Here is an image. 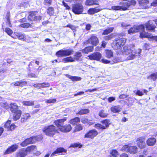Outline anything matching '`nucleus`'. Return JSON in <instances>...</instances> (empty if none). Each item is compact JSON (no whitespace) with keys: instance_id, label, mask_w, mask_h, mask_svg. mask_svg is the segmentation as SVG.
I'll return each mask as SVG.
<instances>
[{"instance_id":"nucleus-27","label":"nucleus","mask_w":157,"mask_h":157,"mask_svg":"<svg viewBox=\"0 0 157 157\" xmlns=\"http://www.w3.org/2000/svg\"><path fill=\"white\" fill-rule=\"evenodd\" d=\"M137 151V148L136 146H132L129 147L128 152L130 153L135 154Z\"/></svg>"},{"instance_id":"nucleus-20","label":"nucleus","mask_w":157,"mask_h":157,"mask_svg":"<svg viewBox=\"0 0 157 157\" xmlns=\"http://www.w3.org/2000/svg\"><path fill=\"white\" fill-rule=\"evenodd\" d=\"M10 110L12 112H14L17 111L18 109V106L16 103H12L10 105Z\"/></svg>"},{"instance_id":"nucleus-24","label":"nucleus","mask_w":157,"mask_h":157,"mask_svg":"<svg viewBox=\"0 0 157 157\" xmlns=\"http://www.w3.org/2000/svg\"><path fill=\"white\" fill-rule=\"evenodd\" d=\"M36 15H37V13L36 12H31L28 17V19L30 21H33L35 20V17Z\"/></svg>"},{"instance_id":"nucleus-42","label":"nucleus","mask_w":157,"mask_h":157,"mask_svg":"<svg viewBox=\"0 0 157 157\" xmlns=\"http://www.w3.org/2000/svg\"><path fill=\"white\" fill-rule=\"evenodd\" d=\"M22 104L25 106H31L34 105V102L32 101H24Z\"/></svg>"},{"instance_id":"nucleus-34","label":"nucleus","mask_w":157,"mask_h":157,"mask_svg":"<svg viewBox=\"0 0 157 157\" xmlns=\"http://www.w3.org/2000/svg\"><path fill=\"white\" fill-rule=\"evenodd\" d=\"M113 27H108L105 30H104V32L102 33V34H108L112 32L113 31Z\"/></svg>"},{"instance_id":"nucleus-19","label":"nucleus","mask_w":157,"mask_h":157,"mask_svg":"<svg viewBox=\"0 0 157 157\" xmlns=\"http://www.w3.org/2000/svg\"><path fill=\"white\" fill-rule=\"evenodd\" d=\"M72 128L70 124H68L67 125H63V127H61L60 128V130L62 132H69L71 129Z\"/></svg>"},{"instance_id":"nucleus-49","label":"nucleus","mask_w":157,"mask_h":157,"mask_svg":"<svg viewBox=\"0 0 157 157\" xmlns=\"http://www.w3.org/2000/svg\"><path fill=\"white\" fill-rule=\"evenodd\" d=\"M143 48L145 50H149L151 48V46L149 43H146L144 44Z\"/></svg>"},{"instance_id":"nucleus-54","label":"nucleus","mask_w":157,"mask_h":157,"mask_svg":"<svg viewBox=\"0 0 157 157\" xmlns=\"http://www.w3.org/2000/svg\"><path fill=\"white\" fill-rule=\"evenodd\" d=\"M30 25L29 23H25L21 25L20 26L21 27L24 28H28L29 26Z\"/></svg>"},{"instance_id":"nucleus-51","label":"nucleus","mask_w":157,"mask_h":157,"mask_svg":"<svg viewBox=\"0 0 157 157\" xmlns=\"http://www.w3.org/2000/svg\"><path fill=\"white\" fill-rule=\"evenodd\" d=\"M41 88L48 87L50 86L49 83L47 82H44L41 83Z\"/></svg>"},{"instance_id":"nucleus-55","label":"nucleus","mask_w":157,"mask_h":157,"mask_svg":"<svg viewBox=\"0 0 157 157\" xmlns=\"http://www.w3.org/2000/svg\"><path fill=\"white\" fill-rule=\"evenodd\" d=\"M112 9L114 10H119L122 9V8L121 6H112Z\"/></svg>"},{"instance_id":"nucleus-5","label":"nucleus","mask_w":157,"mask_h":157,"mask_svg":"<svg viewBox=\"0 0 157 157\" xmlns=\"http://www.w3.org/2000/svg\"><path fill=\"white\" fill-rule=\"evenodd\" d=\"M144 25H141L139 26H134L131 28L128 31V34H131L138 32L140 31H143L144 30Z\"/></svg>"},{"instance_id":"nucleus-46","label":"nucleus","mask_w":157,"mask_h":157,"mask_svg":"<svg viewBox=\"0 0 157 157\" xmlns=\"http://www.w3.org/2000/svg\"><path fill=\"white\" fill-rule=\"evenodd\" d=\"M95 127L98 129H105V127L103 125L98 123L95 125Z\"/></svg>"},{"instance_id":"nucleus-30","label":"nucleus","mask_w":157,"mask_h":157,"mask_svg":"<svg viewBox=\"0 0 157 157\" xmlns=\"http://www.w3.org/2000/svg\"><path fill=\"white\" fill-rule=\"evenodd\" d=\"M121 4L122 6L121 7L122 8V10H127L128 8L130 6V3H129V2L124 3L121 2Z\"/></svg>"},{"instance_id":"nucleus-8","label":"nucleus","mask_w":157,"mask_h":157,"mask_svg":"<svg viewBox=\"0 0 157 157\" xmlns=\"http://www.w3.org/2000/svg\"><path fill=\"white\" fill-rule=\"evenodd\" d=\"M145 140V138L144 137H140L137 139V145L140 148L142 149L145 147L146 146Z\"/></svg>"},{"instance_id":"nucleus-41","label":"nucleus","mask_w":157,"mask_h":157,"mask_svg":"<svg viewBox=\"0 0 157 157\" xmlns=\"http://www.w3.org/2000/svg\"><path fill=\"white\" fill-rule=\"evenodd\" d=\"M89 112V110L88 109H81L77 114L83 115L87 114Z\"/></svg>"},{"instance_id":"nucleus-37","label":"nucleus","mask_w":157,"mask_h":157,"mask_svg":"<svg viewBox=\"0 0 157 157\" xmlns=\"http://www.w3.org/2000/svg\"><path fill=\"white\" fill-rule=\"evenodd\" d=\"M56 55L58 57L65 56L64 50H61L58 51L56 52Z\"/></svg>"},{"instance_id":"nucleus-7","label":"nucleus","mask_w":157,"mask_h":157,"mask_svg":"<svg viewBox=\"0 0 157 157\" xmlns=\"http://www.w3.org/2000/svg\"><path fill=\"white\" fill-rule=\"evenodd\" d=\"M87 57L91 60H95L97 61L100 60L101 55L99 52H95L87 56Z\"/></svg>"},{"instance_id":"nucleus-48","label":"nucleus","mask_w":157,"mask_h":157,"mask_svg":"<svg viewBox=\"0 0 157 157\" xmlns=\"http://www.w3.org/2000/svg\"><path fill=\"white\" fill-rule=\"evenodd\" d=\"M106 57L110 58L113 56V52L111 50H107L106 52Z\"/></svg>"},{"instance_id":"nucleus-39","label":"nucleus","mask_w":157,"mask_h":157,"mask_svg":"<svg viewBox=\"0 0 157 157\" xmlns=\"http://www.w3.org/2000/svg\"><path fill=\"white\" fill-rule=\"evenodd\" d=\"M79 119L78 117H76L74 118L71 119L70 121L69 122L71 124H72L73 125H75L77 123L79 122Z\"/></svg>"},{"instance_id":"nucleus-9","label":"nucleus","mask_w":157,"mask_h":157,"mask_svg":"<svg viewBox=\"0 0 157 157\" xmlns=\"http://www.w3.org/2000/svg\"><path fill=\"white\" fill-rule=\"evenodd\" d=\"M88 43L91 44L94 46H96L99 43L97 37L94 34L92 35L87 40Z\"/></svg>"},{"instance_id":"nucleus-14","label":"nucleus","mask_w":157,"mask_h":157,"mask_svg":"<svg viewBox=\"0 0 157 157\" xmlns=\"http://www.w3.org/2000/svg\"><path fill=\"white\" fill-rule=\"evenodd\" d=\"M18 145L17 144H14L11 146L10 147L8 148L4 153L5 154H9L11 152L15 151L18 148Z\"/></svg>"},{"instance_id":"nucleus-35","label":"nucleus","mask_w":157,"mask_h":157,"mask_svg":"<svg viewBox=\"0 0 157 157\" xmlns=\"http://www.w3.org/2000/svg\"><path fill=\"white\" fill-rule=\"evenodd\" d=\"M30 117V116L29 113H27L24 114L22 117L21 121L22 122H25Z\"/></svg>"},{"instance_id":"nucleus-47","label":"nucleus","mask_w":157,"mask_h":157,"mask_svg":"<svg viewBox=\"0 0 157 157\" xmlns=\"http://www.w3.org/2000/svg\"><path fill=\"white\" fill-rule=\"evenodd\" d=\"M10 14L9 13H7L6 16V24L10 26H11V24L10 23Z\"/></svg>"},{"instance_id":"nucleus-50","label":"nucleus","mask_w":157,"mask_h":157,"mask_svg":"<svg viewBox=\"0 0 157 157\" xmlns=\"http://www.w3.org/2000/svg\"><path fill=\"white\" fill-rule=\"evenodd\" d=\"M82 129V127L81 125L79 124L77 125L75 127V129L74 130V132H78L80 131Z\"/></svg>"},{"instance_id":"nucleus-38","label":"nucleus","mask_w":157,"mask_h":157,"mask_svg":"<svg viewBox=\"0 0 157 157\" xmlns=\"http://www.w3.org/2000/svg\"><path fill=\"white\" fill-rule=\"evenodd\" d=\"M65 56H70L72 55L74 51L72 49H68L64 50Z\"/></svg>"},{"instance_id":"nucleus-53","label":"nucleus","mask_w":157,"mask_h":157,"mask_svg":"<svg viewBox=\"0 0 157 157\" xmlns=\"http://www.w3.org/2000/svg\"><path fill=\"white\" fill-rule=\"evenodd\" d=\"M71 146L73 147H79V148H80L82 147V145H81L79 143H75L71 144Z\"/></svg>"},{"instance_id":"nucleus-40","label":"nucleus","mask_w":157,"mask_h":157,"mask_svg":"<svg viewBox=\"0 0 157 157\" xmlns=\"http://www.w3.org/2000/svg\"><path fill=\"white\" fill-rule=\"evenodd\" d=\"M108 114L105 113V111L103 110H101L98 113L99 116L101 117H106L108 116Z\"/></svg>"},{"instance_id":"nucleus-43","label":"nucleus","mask_w":157,"mask_h":157,"mask_svg":"<svg viewBox=\"0 0 157 157\" xmlns=\"http://www.w3.org/2000/svg\"><path fill=\"white\" fill-rule=\"evenodd\" d=\"M82 56V55L81 52H76L74 55V58H75V60L77 61Z\"/></svg>"},{"instance_id":"nucleus-3","label":"nucleus","mask_w":157,"mask_h":157,"mask_svg":"<svg viewBox=\"0 0 157 157\" xmlns=\"http://www.w3.org/2000/svg\"><path fill=\"white\" fill-rule=\"evenodd\" d=\"M44 133L47 136H53L57 132V129L53 125L46 126L43 129Z\"/></svg>"},{"instance_id":"nucleus-36","label":"nucleus","mask_w":157,"mask_h":157,"mask_svg":"<svg viewBox=\"0 0 157 157\" xmlns=\"http://www.w3.org/2000/svg\"><path fill=\"white\" fill-rule=\"evenodd\" d=\"M110 121L108 119H105L101 121V123L105 125L104 127H105V129L109 127L110 124Z\"/></svg>"},{"instance_id":"nucleus-32","label":"nucleus","mask_w":157,"mask_h":157,"mask_svg":"<svg viewBox=\"0 0 157 157\" xmlns=\"http://www.w3.org/2000/svg\"><path fill=\"white\" fill-rule=\"evenodd\" d=\"M151 34L150 33L148 32L144 31L140 33V37L141 38L143 37L147 38L148 39V38L150 37Z\"/></svg>"},{"instance_id":"nucleus-16","label":"nucleus","mask_w":157,"mask_h":157,"mask_svg":"<svg viewBox=\"0 0 157 157\" xmlns=\"http://www.w3.org/2000/svg\"><path fill=\"white\" fill-rule=\"evenodd\" d=\"M27 82L26 81H24L23 80L17 81L14 83L11 84V85L14 84L13 85L15 86L22 87L25 86L27 84Z\"/></svg>"},{"instance_id":"nucleus-57","label":"nucleus","mask_w":157,"mask_h":157,"mask_svg":"<svg viewBox=\"0 0 157 157\" xmlns=\"http://www.w3.org/2000/svg\"><path fill=\"white\" fill-rule=\"evenodd\" d=\"M81 121L83 123L85 124H87V123L88 122L89 120L87 119L84 117L82 119Z\"/></svg>"},{"instance_id":"nucleus-25","label":"nucleus","mask_w":157,"mask_h":157,"mask_svg":"<svg viewBox=\"0 0 157 157\" xmlns=\"http://www.w3.org/2000/svg\"><path fill=\"white\" fill-rule=\"evenodd\" d=\"M26 155L25 151L23 150H21L17 152L16 157H25Z\"/></svg>"},{"instance_id":"nucleus-63","label":"nucleus","mask_w":157,"mask_h":157,"mask_svg":"<svg viewBox=\"0 0 157 157\" xmlns=\"http://www.w3.org/2000/svg\"><path fill=\"white\" fill-rule=\"evenodd\" d=\"M136 94L137 95L140 96H142L144 94L142 91H141L139 90H137L136 92Z\"/></svg>"},{"instance_id":"nucleus-62","label":"nucleus","mask_w":157,"mask_h":157,"mask_svg":"<svg viewBox=\"0 0 157 157\" xmlns=\"http://www.w3.org/2000/svg\"><path fill=\"white\" fill-rule=\"evenodd\" d=\"M51 0H44V3L46 5H50L51 4Z\"/></svg>"},{"instance_id":"nucleus-29","label":"nucleus","mask_w":157,"mask_h":157,"mask_svg":"<svg viewBox=\"0 0 157 157\" xmlns=\"http://www.w3.org/2000/svg\"><path fill=\"white\" fill-rule=\"evenodd\" d=\"M67 77L73 81H80L82 79V78L78 76H72L68 75H67Z\"/></svg>"},{"instance_id":"nucleus-31","label":"nucleus","mask_w":157,"mask_h":157,"mask_svg":"<svg viewBox=\"0 0 157 157\" xmlns=\"http://www.w3.org/2000/svg\"><path fill=\"white\" fill-rule=\"evenodd\" d=\"M63 63H67L68 62H73L75 61V58L71 56H69L63 58Z\"/></svg>"},{"instance_id":"nucleus-17","label":"nucleus","mask_w":157,"mask_h":157,"mask_svg":"<svg viewBox=\"0 0 157 157\" xmlns=\"http://www.w3.org/2000/svg\"><path fill=\"white\" fill-rule=\"evenodd\" d=\"M14 114L13 115V119L14 121L18 120L21 117V110H17V111L13 112Z\"/></svg>"},{"instance_id":"nucleus-18","label":"nucleus","mask_w":157,"mask_h":157,"mask_svg":"<svg viewBox=\"0 0 157 157\" xmlns=\"http://www.w3.org/2000/svg\"><path fill=\"white\" fill-rule=\"evenodd\" d=\"M99 0H86L85 2L86 6H92L98 4Z\"/></svg>"},{"instance_id":"nucleus-61","label":"nucleus","mask_w":157,"mask_h":157,"mask_svg":"<svg viewBox=\"0 0 157 157\" xmlns=\"http://www.w3.org/2000/svg\"><path fill=\"white\" fill-rule=\"evenodd\" d=\"M33 86L37 89H40L41 88V83L34 84L33 85Z\"/></svg>"},{"instance_id":"nucleus-64","label":"nucleus","mask_w":157,"mask_h":157,"mask_svg":"<svg viewBox=\"0 0 157 157\" xmlns=\"http://www.w3.org/2000/svg\"><path fill=\"white\" fill-rule=\"evenodd\" d=\"M62 4L67 9L69 10L70 9V7L64 1L62 2Z\"/></svg>"},{"instance_id":"nucleus-28","label":"nucleus","mask_w":157,"mask_h":157,"mask_svg":"<svg viewBox=\"0 0 157 157\" xmlns=\"http://www.w3.org/2000/svg\"><path fill=\"white\" fill-rule=\"evenodd\" d=\"M94 49V47L93 46H89L86 47L84 49H82V51L85 53H88L89 52H92Z\"/></svg>"},{"instance_id":"nucleus-15","label":"nucleus","mask_w":157,"mask_h":157,"mask_svg":"<svg viewBox=\"0 0 157 157\" xmlns=\"http://www.w3.org/2000/svg\"><path fill=\"white\" fill-rule=\"evenodd\" d=\"M121 109V107L119 105H113L110 108L111 112L115 113L120 112Z\"/></svg>"},{"instance_id":"nucleus-26","label":"nucleus","mask_w":157,"mask_h":157,"mask_svg":"<svg viewBox=\"0 0 157 157\" xmlns=\"http://www.w3.org/2000/svg\"><path fill=\"white\" fill-rule=\"evenodd\" d=\"M15 34L16 36L15 37H13L12 36L11 37L14 38H16L17 37L19 40H24L25 36L24 34L20 33H15Z\"/></svg>"},{"instance_id":"nucleus-60","label":"nucleus","mask_w":157,"mask_h":157,"mask_svg":"<svg viewBox=\"0 0 157 157\" xmlns=\"http://www.w3.org/2000/svg\"><path fill=\"white\" fill-rule=\"evenodd\" d=\"M129 147V146L127 145H126L124 146L122 148V149L125 151H128V149Z\"/></svg>"},{"instance_id":"nucleus-22","label":"nucleus","mask_w":157,"mask_h":157,"mask_svg":"<svg viewBox=\"0 0 157 157\" xmlns=\"http://www.w3.org/2000/svg\"><path fill=\"white\" fill-rule=\"evenodd\" d=\"M101 9L94 8L90 9L88 11V13L89 14L93 15L95 13L101 11Z\"/></svg>"},{"instance_id":"nucleus-45","label":"nucleus","mask_w":157,"mask_h":157,"mask_svg":"<svg viewBox=\"0 0 157 157\" xmlns=\"http://www.w3.org/2000/svg\"><path fill=\"white\" fill-rule=\"evenodd\" d=\"M148 40L152 42H157V36H152L151 34L150 37L148 38Z\"/></svg>"},{"instance_id":"nucleus-56","label":"nucleus","mask_w":157,"mask_h":157,"mask_svg":"<svg viewBox=\"0 0 157 157\" xmlns=\"http://www.w3.org/2000/svg\"><path fill=\"white\" fill-rule=\"evenodd\" d=\"M5 31L10 36V35H11L13 33L12 30L9 28H6L5 29Z\"/></svg>"},{"instance_id":"nucleus-4","label":"nucleus","mask_w":157,"mask_h":157,"mask_svg":"<svg viewBox=\"0 0 157 157\" xmlns=\"http://www.w3.org/2000/svg\"><path fill=\"white\" fill-rule=\"evenodd\" d=\"M72 10L75 14H79L82 13L83 6L81 4L76 3L72 5Z\"/></svg>"},{"instance_id":"nucleus-58","label":"nucleus","mask_w":157,"mask_h":157,"mask_svg":"<svg viewBox=\"0 0 157 157\" xmlns=\"http://www.w3.org/2000/svg\"><path fill=\"white\" fill-rule=\"evenodd\" d=\"M10 121H8L4 125L5 127L8 129L10 125Z\"/></svg>"},{"instance_id":"nucleus-11","label":"nucleus","mask_w":157,"mask_h":157,"mask_svg":"<svg viewBox=\"0 0 157 157\" xmlns=\"http://www.w3.org/2000/svg\"><path fill=\"white\" fill-rule=\"evenodd\" d=\"M98 134L97 131L95 129H93L89 131V132L85 134V137L86 138H93Z\"/></svg>"},{"instance_id":"nucleus-6","label":"nucleus","mask_w":157,"mask_h":157,"mask_svg":"<svg viewBox=\"0 0 157 157\" xmlns=\"http://www.w3.org/2000/svg\"><path fill=\"white\" fill-rule=\"evenodd\" d=\"M36 137L32 136L26 139L21 144V145L22 147H25L29 144H33L36 142Z\"/></svg>"},{"instance_id":"nucleus-33","label":"nucleus","mask_w":157,"mask_h":157,"mask_svg":"<svg viewBox=\"0 0 157 157\" xmlns=\"http://www.w3.org/2000/svg\"><path fill=\"white\" fill-rule=\"evenodd\" d=\"M147 78L148 79H152L154 81H155L157 79V72L151 74L147 77Z\"/></svg>"},{"instance_id":"nucleus-59","label":"nucleus","mask_w":157,"mask_h":157,"mask_svg":"<svg viewBox=\"0 0 157 157\" xmlns=\"http://www.w3.org/2000/svg\"><path fill=\"white\" fill-rule=\"evenodd\" d=\"M56 101V99H50L46 101V102L48 103H55Z\"/></svg>"},{"instance_id":"nucleus-21","label":"nucleus","mask_w":157,"mask_h":157,"mask_svg":"<svg viewBox=\"0 0 157 157\" xmlns=\"http://www.w3.org/2000/svg\"><path fill=\"white\" fill-rule=\"evenodd\" d=\"M156 142V140L154 138H151L148 139L147 141V144L149 146H153Z\"/></svg>"},{"instance_id":"nucleus-23","label":"nucleus","mask_w":157,"mask_h":157,"mask_svg":"<svg viewBox=\"0 0 157 157\" xmlns=\"http://www.w3.org/2000/svg\"><path fill=\"white\" fill-rule=\"evenodd\" d=\"M138 1L140 6H143L144 9L146 8V5L149 3L148 0H138Z\"/></svg>"},{"instance_id":"nucleus-13","label":"nucleus","mask_w":157,"mask_h":157,"mask_svg":"<svg viewBox=\"0 0 157 157\" xmlns=\"http://www.w3.org/2000/svg\"><path fill=\"white\" fill-rule=\"evenodd\" d=\"M67 150L63 147H59L57 148L51 155V157H53L54 156H57L59 153L62 152L66 153Z\"/></svg>"},{"instance_id":"nucleus-12","label":"nucleus","mask_w":157,"mask_h":157,"mask_svg":"<svg viewBox=\"0 0 157 157\" xmlns=\"http://www.w3.org/2000/svg\"><path fill=\"white\" fill-rule=\"evenodd\" d=\"M66 118H64L63 119H59L56 120L54 121L55 124L59 128L60 130V128L63 126V122L66 121Z\"/></svg>"},{"instance_id":"nucleus-44","label":"nucleus","mask_w":157,"mask_h":157,"mask_svg":"<svg viewBox=\"0 0 157 157\" xmlns=\"http://www.w3.org/2000/svg\"><path fill=\"white\" fill-rule=\"evenodd\" d=\"M36 150V147L34 145H32L28 147L26 149L25 151L27 152L32 151L33 150Z\"/></svg>"},{"instance_id":"nucleus-2","label":"nucleus","mask_w":157,"mask_h":157,"mask_svg":"<svg viewBox=\"0 0 157 157\" xmlns=\"http://www.w3.org/2000/svg\"><path fill=\"white\" fill-rule=\"evenodd\" d=\"M126 41V39L125 38H117L112 43V47L114 50H117L116 52L117 54H119L120 50H121L122 48V47L125 44Z\"/></svg>"},{"instance_id":"nucleus-52","label":"nucleus","mask_w":157,"mask_h":157,"mask_svg":"<svg viewBox=\"0 0 157 157\" xmlns=\"http://www.w3.org/2000/svg\"><path fill=\"white\" fill-rule=\"evenodd\" d=\"M47 13L49 15H52L54 13V9L52 7L49 8L47 10Z\"/></svg>"},{"instance_id":"nucleus-10","label":"nucleus","mask_w":157,"mask_h":157,"mask_svg":"<svg viewBox=\"0 0 157 157\" xmlns=\"http://www.w3.org/2000/svg\"><path fill=\"white\" fill-rule=\"evenodd\" d=\"M146 29L148 30L154 31L155 28V24L154 23V21H149L146 23Z\"/></svg>"},{"instance_id":"nucleus-1","label":"nucleus","mask_w":157,"mask_h":157,"mask_svg":"<svg viewBox=\"0 0 157 157\" xmlns=\"http://www.w3.org/2000/svg\"><path fill=\"white\" fill-rule=\"evenodd\" d=\"M132 50L130 46L125 45L120 51L119 54H124L128 55L129 56L127 58L128 60H132L135 58L136 56H140L141 52V50L138 49L136 50L135 52H132Z\"/></svg>"}]
</instances>
